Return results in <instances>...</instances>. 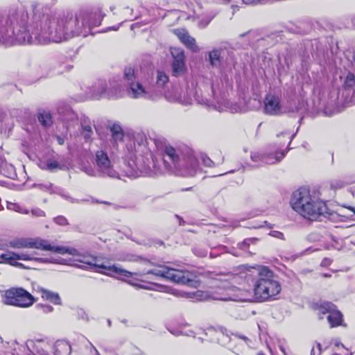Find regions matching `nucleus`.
Returning a JSON list of instances; mask_svg holds the SVG:
<instances>
[{"label": "nucleus", "instance_id": "1", "mask_svg": "<svg viewBox=\"0 0 355 355\" xmlns=\"http://www.w3.org/2000/svg\"><path fill=\"white\" fill-rule=\"evenodd\" d=\"M219 282L211 295L198 291L192 293V298L206 300L209 297L222 301L245 302L250 300L251 283H254V295L260 302L275 299L281 290L280 283L275 279L273 272L261 265L243 266L237 273L228 272L219 275Z\"/></svg>", "mask_w": 355, "mask_h": 355}, {"label": "nucleus", "instance_id": "2", "mask_svg": "<svg viewBox=\"0 0 355 355\" xmlns=\"http://www.w3.org/2000/svg\"><path fill=\"white\" fill-rule=\"evenodd\" d=\"M152 141L162 156L164 168H159V173L167 171L183 177L193 176L196 173L198 162L189 146L171 144L162 137H154Z\"/></svg>", "mask_w": 355, "mask_h": 355}, {"label": "nucleus", "instance_id": "3", "mask_svg": "<svg viewBox=\"0 0 355 355\" xmlns=\"http://www.w3.org/2000/svg\"><path fill=\"white\" fill-rule=\"evenodd\" d=\"M74 249L78 252L74 256L79 257L76 260L84 264L80 266V268L85 269L87 266L94 267L106 270L104 273L107 275L116 273L125 277H130L134 275L141 277L145 275H153L182 285L196 286L197 284V282L195 280L196 277L187 270L175 269L165 266H159L146 272L132 273L116 265L111 266L106 261H101L96 257L80 256L79 252L76 248Z\"/></svg>", "mask_w": 355, "mask_h": 355}, {"label": "nucleus", "instance_id": "4", "mask_svg": "<svg viewBox=\"0 0 355 355\" xmlns=\"http://www.w3.org/2000/svg\"><path fill=\"white\" fill-rule=\"evenodd\" d=\"M48 28L49 35H45L43 41L61 42L68 38L88 34L84 24L82 11L73 15L68 13L59 17L49 18L44 17V29Z\"/></svg>", "mask_w": 355, "mask_h": 355}, {"label": "nucleus", "instance_id": "5", "mask_svg": "<svg viewBox=\"0 0 355 355\" xmlns=\"http://www.w3.org/2000/svg\"><path fill=\"white\" fill-rule=\"evenodd\" d=\"M290 205L295 212L311 220H316L320 216L331 215L326 202L307 187H301L292 193Z\"/></svg>", "mask_w": 355, "mask_h": 355}, {"label": "nucleus", "instance_id": "6", "mask_svg": "<svg viewBox=\"0 0 355 355\" xmlns=\"http://www.w3.org/2000/svg\"><path fill=\"white\" fill-rule=\"evenodd\" d=\"M28 17L24 10L16 12L15 28L17 32L15 31V44H46L50 41H43L45 35H49L48 28L44 31V17L40 24V28L33 25H28Z\"/></svg>", "mask_w": 355, "mask_h": 355}, {"label": "nucleus", "instance_id": "7", "mask_svg": "<svg viewBox=\"0 0 355 355\" xmlns=\"http://www.w3.org/2000/svg\"><path fill=\"white\" fill-rule=\"evenodd\" d=\"M295 135H292L291 137H288L290 141L286 149H283L284 145L275 144L268 146L263 151L252 152L250 159L254 164L249 165V166L257 168L265 164H275L281 162L286 156L288 149L297 147V144H295L294 146L289 148Z\"/></svg>", "mask_w": 355, "mask_h": 355}, {"label": "nucleus", "instance_id": "8", "mask_svg": "<svg viewBox=\"0 0 355 355\" xmlns=\"http://www.w3.org/2000/svg\"><path fill=\"white\" fill-rule=\"evenodd\" d=\"M9 246L15 248H35L41 249L43 250L53 251L58 254H69L71 255L77 254V251L74 248L67 246H55L51 245L46 240L36 239H17L12 240L9 242Z\"/></svg>", "mask_w": 355, "mask_h": 355}, {"label": "nucleus", "instance_id": "9", "mask_svg": "<svg viewBox=\"0 0 355 355\" xmlns=\"http://www.w3.org/2000/svg\"><path fill=\"white\" fill-rule=\"evenodd\" d=\"M109 141L114 148L117 146L118 141H128L129 143L125 144L128 153L141 152L145 153L150 150V142L154 138L148 140L146 135H110Z\"/></svg>", "mask_w": 355, "mask_h": 355}, {"label": "nucleus", "instance_id": "10", "mask_svg": "<svg viewBox=\"0 0 355 355\" xmlns=\"http://www.w3.org/2000/svg\"><path fill=\"white\" fill-rule=\"evenodd\" d=\"M3 302L8 305L26 308L33 304L35 298L24 288L14 287L5 291Z\"/></svg>", "mask_w": 355, "mask_h": 355}, {"label": "nucleus", "instance_id": "11", "mask_svg": "<svg viewBox=\"0 0 355 355\" xmlns=\"http://www.w3.org/2000/svg\"><path fill=\"white\" fill-rule=\"evenodd\" d=\"M94 164L98 171L110 178H119L118 173L113 168L111 160L104 150H98L96 152Z\"/></svg>", "mask_w": 355, "mask_h": 355}, {"label": "nucleus", "instance_id": "12", "mask_svg": "<svg viewBox=\"0 0 355 355\" xmlns=\"http://www.w3.org/2000/svg\"><path fill=\"white\" fill-rule=\"evenodd\" d=\"M319 313L326 314L329 313L327 320L329 323L330 327H336L342 324L343 315L337 310L336 306L331 302H324L318 309Z\"/></svg>", "mask_w": 355, "mask_h": 355}, {"label": "nucleus", "instance_id": "13", "mask_svg": "<svg viewBox=\"0 0 355 355\" xmlns=\"http://www.w3.org/2000/svg\"><path fill=\"white\" fill-rule=\"evenodd\" d=\"M15 15H10L6 26L0 27V44L12 45L15 44V31L16 27Z\"/></svg>", "mask_w": 355, "mask_h": 355}, {"label": "nucleus", "instance_id": "14", "mask_svg": "<svg viewBox=\"0 0 355 355\" xmlns=\"http://www.w3.org/2000/svg\"><path fill=\"white\" fill-rule=\"evenodd\" d=\"M171 53L173 58L172 63L173 74L175 76L184 75L187 71L185 55L184 51L180 48H171Z\"/></svg>", "mask_w": 355, "mask_h": 355}, {"label": "nucleus", "instance_id": "15", "mask_svg": "<svg viewBox=\"0 0 355 355\" xmlns=\"http://www.w3.org/2000/svg\"><path fill=\"white\" fill-rule=\"evenodd\" d=\"M128 85L130 87L128 94L132 98H155L153 95L138 81L128 83Z\"/></svg>", "mask_w": 355, "mask_h": 355}, {"label": "nucleus", "instance_id": "16", "mask_svg": "<svg viewBox=\"0 0 355 355\" xmlns=\"http://www.w3.org/2000/svg\"><path fill=\"white\" fill-rule=\"evenodd\" d=\"M38 166L41 169L46 170L52 173L67 168L65 164L60 162L57 156L53 154L49 157H47L45 160H40Z\"/></svg>", "mask_w": 355, "mask_h": 355}, {"label": "nucleus", "instance_id": "17", "mask_svg": "<svg viewBox=\"0 0 355 355\" xmlns=\"http://www.w3.org/2000/svg\"><path fill=\"white\" fill-rule=\"evenodd\" d=\"M264 111L266 114L277 115L282 112L279 98L272 94H268L264 99Z\"/></svg>", "mask_w": 355, "mask_h": 355}, {"label": "nucleus", "instance_id": "18", "mask_svg": "<svg viewBox=\"0 0 355 355\" xmlns=\"http://www.w3.org/2000/svg\"><path fill=\"white\" fill-rule=\"evenodd\" d=\"M84 17V24L86 26V31L89 32L92 27L98 26L101 25L103 20V15L100 12H85L82 11Z\"/></svg>", "mask_w": 355, "mask_h": 355}, {"label": "nucleus", "instance_id": "19", "mask_svg": "<svg viewBox=\"0 0 355 355\" xmlns=\"http://www.w3.org/2000/svg\"><path fill=\"white\" fill-rule=\"evenodd\" d=\"M174 33L187 48L193 52L199 51L200 49L196 44L195 39L190 36L187 31L183 29H176L174 30Z\"/></svg>", "mask_w": 355, "mask_h": 355}, {"label": "nucleus", "instance_id": "20", "mask_svg": "<svg viewBox=\"0 0 355 355\" xmlns=\"http://www.w3.org/2000/svg\"><path fill=\"white\" fill-rule=\"evenodd\" d=\"M129 160L125 159L124 164L127 168L125 170L126 173L129 176H135L138 175V172L141 170V164L135 157V152L129 153Z\"/></svg>", "mask_w": 355, "mask_h": 355}, {"label": "nucleus", "instance_id": "21", "mask_svg": "<svg viewBox=\"0 0 355 355\" xmlns=\"http://www.w3.org/2000/svg\"><path fill=\"white\" fill-rule=\"evenodd\" d=\"M38 187L40 189H42L43 190L49 191L51 193H56L59 194L60 196H61L63 198L69 201L71 203H80L82 201H85V200L75 199V198L69 196V195H67L62 189H60L58 187H54L53 184L51 183H47L45 184H38Z\"/></svg>", "mask_w": 355, "mask_h": 355}, {"label": "nucleus", "instance_id": "22", "mask_svg": "<svg viewBox=\"0 0 355 355\" xmlns=\"http://www.w3.org/2000/svg\"><path fill=\"white\" fill-rule=\"evenodd\" d=\"M165 97L170 101H178L182 104L191 103V98L186 96H182L180 92L179 88L173 87L171 90L165 93Z\"/></svg>", "mask_w": 355, "mask_h": 355}, {"label": "nucleus", "instance_id": "23", "mask_svg": "<svg viewBox=\"0 0 355 355\" xmlns=\"http://www.w3.org/2000/svg\"><path fill=\"white\" fill-rule=\"evenodd\" d=\"M17 253L12 251H7L0 255V263H8L12 266L24 268V265L17 261Z\"/></svg>", "mask_w": 355, "mask_h": 355}, {"label": "nucleus", "instance_id": "24", "mask_svg": "<svg viewBox=\"0 0 355 355\" xmlns=\"http://www.w3.org/2000/svg\"><path fill=\"white\" fill-rule=\"evenodd\" d=\"M222 50L220 49H214L208 53V60L212 67L220 68L223 64V58L221 56Z\"/></svg>", "mask_w": 355, "mask_h": 355}, {"label": "nucleus", "instance_id": "25", "mask_svg": "<svg viewBox=\"0 0 355 355\" xmlns=\"http://www.w3.org/2000/svg\"><path fill=\"white\" fill-rule=\"evenodd\" d=\"M37 254V253L35 251L31 252H23L21 253H17V257L19 260L22 261H35L40 263L49 262L48 259L36 257L35 255Z\"/></svg>", "mask_w": 355, "mask_h": 355}, {"label": "nucleus", "instance_id": "26", "mask_svg": "<svg viewBox=\"0 0 355 355\" xmlns=\"http://www.w3.org/2000/svg\"><path fill=\"white\" fill-rule=\"evenodd\" d=\"M40 292L43 299L48 300L54 304L59 305L61 304V299L58 293H55L44 288H41Z\"/></svg>", "mask_w": 355, "mask_h": 355}, {"label": "nucleus", "instance_id": "27", "mask_svg": "<svg viewBox=\"0 0 355 355\" xmlns=\"http://www.w3.org/2000/svg\"><path fill=\"white\" fill-rule=\"evenodd\" d=\"M37 119L41 125L45 128L49 127L53 123L51 113L46 110L40 111L37 114Z\"/></svg>", "mask_w": 355, "mask_h": 355}, {"label": "nucleus", "instance_id": "28", "mask_svg": "<svg viewBox=\"0 0 355 355\" xmlns=\"http://www.w3.org/2000/svg\"><path fill=\"white\" fill-rule=\"evenodd\" d=\"M106 85L103 82H99L96 83L93 86L92 93L91 94L92 98H98L105 92Z\"/></svg>", "mask_w": 355, "mask_h": 355}, {"label": "nucleus", "instance_id": "29", "mask_svg": "<svg viewBox=\"0 0 355 355\" xmlns=\"http://www.w3.org/2000/svg\"><path fill=\"white\" fill-rule=\"evenodd\" d=\"M105 125L107 130H110L112 133H123V129L119 123L107 121Z\"/></svg>", "mask_w": 355, "mask_h": 355}, {"label": "nucleus", "instance_id": "30", "mask_svg": "<svg viewBox=\"0 0 355 355\" xmlns=\"http://www.w3.org/2000/svg\"><path fill=\"white\" fill-rule=\"evenodd\" d=\"M7 209L11 211H15L16 212L24 214H28L29 213L28 210L25 209L24 207H21L18 203H14V202H7Z\"/></svg>", "mask_w": 355, "mask_h": 355}, {"label": "nucleus", "instance_id": "31", "mask_svg": "<svg viewBox=\"0 0 355 355\" xmlns=\"http://www.w3.org/2000/svg\"><path fill=\"white\" fill-rule=\"evenodd\" d=\"M355 85V76L353 73H347L344 80L343 86L345 89H349Z\"/></svg>", "mask_w": 355, "mask_h": 355}, {"label": "nucleus", "instance_id": "32", "mask_svg": "<svg viewBox=\"0 0 355 355\" xmlns=\"http://www.w3.org/2000/svg\"><path fill=\"white\" fill-rule=\"evenodd\" d=\"M168 81V76L163 71H157V85L159 87H164Z\"/></svg>", "mask_w": 355, "mask_h": 355}, {"label": "nucleus", "instance_id": "33", "mask_svg": "<svg viewBox=\"0 0 355 355\" xmlns=\"http://www.w3.org/2000/svg\"><path fill=\"white\" fill-rule=\"evenodd\" d=\"M124 77L127 80L128 83L135 81L136 77L134 69L131 67H126L124 69Z\"/></svg>", "mask_w": 355, "mask_h": 355}, {"label": "nucleus", "instance_id": "34", "mask_svg": "<svg viewBox=\"0 0 355 355\" xmlns=\"http://www.w3.org/2000/svg\"><path fill=\"white\" fill-rule=\"evenodd\" d=\"M202 164L207 167L215 166V163L207 155L201 154L200 157Z\"/></svg>", "mask_w": 355, "mask_h": 355}, {"label": "nucleus", "instance_id": "35", "mask_svg": "<svg viewBox=\"0 0 355 355\" xmlns=\"http://www.w3.org/2000/svg\"><path fill=\"white\" fill-rule=\"evenodd\" d=\"M233 336L235 338L239 339L245 345L250 346L251 340L248 338L247 336L239 334L238 333L233 334Z\"/></svg>", "mask_w": 355, "mask_h": 355}, {"label": "nucleus", "instance_id": "36", "mask_svg": "<svg viewBox=\"0 0 355 355\" xmlns=\"http://www.w3.org/2000/svg\"><path fill=\"white\" fill-rule=\"evenodd\" d=\"M54 222L61 226H66L69 225L67 219L63 216H58L53 218Z\"/></svg>", "mask_w": 355, "mask_h": 355}, {"label": "nucleus", "instance_id": "37", "mask_svg": "<svg viewBox=\"0 0 355 355\" xmlns=\"http://www.w3.org/2000/svg\"><path fill=\"white\" fill-rule=\"evenodd\" d=\"M157 287L159 288V291L161 292L169 293H172L175 295H178V292L175 289H173L171 288H168V287L164 286H157Z\"/></svg>", "mask_w": 355, "mask_h": 355}, {"label": "nucleus", "instance_id": "38", "mask_svg": "<svg viewBox=\"0 0 355 355\" xmlns=\"http://www.w3.org/2000/svg\"><path fill=\"white\" fill-rule=\"evenodd\" d=\"M82 125L83 131H85V132H92L93 131L92 127L91 125V123L89 121H86V120H84L82 122V125Z\"/></svg>", "mask_w": 355, "mask_h": 355}, {"label": "nucleus", "instance_id": "39", "mask_svg": "<svg viewBox=\"0 0 355 355\" xmlns=\"http://www.w3.org/2000/svg\"><path fill=\"white\" fill-rule=\"evenodd\" d=\"M53 139H55L59 145H62L65 141V135H52Z\"/></svg>", "mask_w": 355, "mask_h": 355}, {"label": "nucleus", "instance_id": "40", "mask_svg": "<svg viewBox=\"0 0 355 355\" xmlns=\"http://www.w3.org/2000/svg\"><path fill=\"white\" fill-rule=\"evenodd\" d=\"M344 184V182L341 180H334L331 182V187L332 189H338L343 187Z\"/></svg>", "mask_w": 355, "mask_h": 355}, {"label": "nucleus", "instance_id": "41", "mask_svg": "<svg viewBox=\"0 0 355 355\" xmlns=\"http://www.w3.org/2000/svg\"><path fill=\"white\" fill-rule=\"evenodd\" d=\"M340 110L338 108H336V109H334V110H330L327 107H326L324 110V114L326 115V116H332L335 114H337L338 112H340Z\"/></svg>", "mask_w": 355, "mask_h": 355}, {"label": "nucleus", "instance_id": "42", "mask_svg": "<svg viewBox=\"0 0 355 355\" xmlns=\"http://www.w3.org/2000/svg\"><path fill=\"white\" fill-rule=\"evenodd\" d=\"M322 352V346L320 343H316L315 346H313L311 350V355H315V353L318 352L320 354Z\"/></svg>", "mask_w": 355, "mask_h": 355}, {"label": "nucleus", "instance_id": "43", "mask_svg": "<svg viewBox=\"0 0 355 355\" xmlns=\"http://www.w3.org/2000/svg\"><path fill=\"white\" fill-rule=\"evenodd\" d=\"M32 214L35 216L42 217L45 216V213L40 209H34L32 210Z\"/></svg>", "mask_w": 355, "mask_h": 355}, {"label": "nucleus", "instance_id": "44", "mask_svg": "<svg viewBox=\"0 0 355 355\" xmlns=\"http://www.w3.org/2000/svg\"><path fill=\"white\" fill-rule=\"evenodd\" d=\"M42 309V311L46 313H51L53 310V308L50 305H43Z\"/></svg>", "mask_w": 355, "mask_h": 355}, {"label": "nucleus", "instance_id": "45", "mask_svg": "<svg viewBox=\"0 0 355 355\" xmlns=\"http://www.w3.org/2000/svg\"><path fill=\"white\" fill-rule=\"evenodd\" d=\"M193 252L194 253L198 256V257H205L207 254V252L205 250L203 251H198L197 249H194L193 250Z\"/></svg>", "mask_w": 355, "mask_h": 355}, {"label": "nucleus", "instance_id": "46", "mask_svg": "<svg viewBox=\"0 0 355 355\" xmlns=\"http://www.w3.org/2000/svg\"><path fill=\"white\" fill-rule=\"evenodd\" d=\"M216 250L219 251L220 253H223L224 252H226L227 247L224 245H220L217 249H216Z\"/></svg>", "mask_w": 355, "mask_h": 355}, {"label": "nucleus", "instance_id": "47", "mask_svg": "<svg viewBox=\"0 0 355 355\" xmlns=\"http://www.w3.org/2000/svg\"><path fill=\"white\" fill-rule=\"evenodd\" d=\"M96 132H99L104 130L100 125H94Z\"/></svg>", "mask_w": 355, "mask_h": 355}, {"label": "nucleus", "instance_id": "48", "mask_svg": "<svg viewBox=\"0 0 355 355\" xmlns=\"http://www.w3.org/2000/svg\"><path fill=\"white\" fill-rule=\"evenodd\" d=\"M273 236H275V237H277V238L282 239V238H283L284 234H283V233H282V232H275V234H273Z\"/></svg>", "mask_w": 355, "mask_h": 355}, {"label": "nucleus", "instance_id": "49", "mask_svg": "<svg viewBox=\"0 0 355 355\" xmlns=\"http://www.w3.org/2000/svg\"><path fill=\"white\" fill-rule=\"evenodd\" d=\"M344 207H345V206H343ZM347 209H348L349 211H351V212H352L354 214H355V207H346Z\"/></svg>", "mask_w": 355, "mask_h": 355}, {"label": "nucleus", "instance_id": "50", "mask_svg": "<svg viewBox=\"0 0 355 355\" xmlns=\"http://www.w3.org/2000/svg\"><path fill=\"white\" fill-rule=\"evenodd\" d=\"M86 173L89 175H94V171L93 169H89L86 171Z\"/></svg>", "mask_w": 355, "mask_h": 355}, {"label": "nucleus", "instance_id": "51", "mask_svg": "<svg viewBox=\"0 0 355 355\" xmlns=\"http://www.w3.org/2000/svg\"><path fill=\"white\" fill-rule=\"evenodd\" d=\"M209 255L211 257H216L218 256V254L214 251H212L210 252Z\"/></svg>", "mask_w": 355, "mask_h": 355}, {"label": "nucleus", "instance_id": "52", "mask_svg": "<svg viewBox=\"0 0 355 355\" xmlns=\"http://www.w3.org/2000/svg\"><path fill=\"white\" fill-rule=\"evenodd\" d=\"M336 345L337 347H339V346H341L343 347H344V345L342 343H338V342L336 343Z\"/></svg>", "mask_w": 355, "mask_h": 355}, {"label": "nucleus", "instance_id": "53", "mask_svg": "<svg viewBox=\"0 0 355 355\" xmlns=\"http://www.w3.org/2000/svg\"><path fill=\"white\" fill-rule=\"evenodd\" d=\"M209 21H210V20L207 21L205 25H203V26H201L202 28L205 27V26H206L209 23Z\"/></svg>", "mask_w": 355, "mask_h": 355}, {"label": "nucleus", "instance_id": "54", "mask_svg": "<svg viewBox=\"0 0 355 355\" xmlns=\"http://www.w3.org/2000/svg\"><path fill=\"white\" fill-rule=\"evenodd\" d=\"M352 99L355 102V91H354V94L352 96Z\"/></svg>", "mask_w": 355, "mask_h": 355}, {"label": "nucleus", "instance_id": "55", "mask_svg": "<svg viewBox=\"0 0 355 355\" xmlns=\"http://www.w3.org/2000/svg\"><path fill=\"white\" fill-rule=\"evenodd\" d=\"M307 144L306 143H304L302 144V146L304 148H307V146H306Z\"/></svg>", "mask_w": 355, "mask_h": 355}, {"label": "nucleus", "instance_id": "56", "mask_svg": "<svg viewBox=\"0 0 355 355\" xmlns=\"http://www.w3.org/2000/svg\"><path fill=\"white\" fill-rule=\"evenodd\" d=\"M209 332H210V333H216V332H215V331H214V329H210V330H209Z\"/></svg>", "mask_w": 355, "mask_h": 355}, {"label": "nucleus", "instance_id": "57", "mask_svg": "<svg viewBox=\"0 0 355 355\" xmlns=\"http://www.w3.org/2000/svg\"><path fill=\"white\" fill-rule=\"evenodd\" d=\"M110 29H112V30H114V31H116V30H117V29H118V27H117L116 28H115L112 27V28H110Z\"/></svg>", "mask_w": 355, "mask_h": 355}, {"label": "nucleus", "instance_id": "58", "mask_svg": "<svg viewBox=\"0 0 355 355\" xmlns=\"http://www.w3.org/2000/svg\"><path fill=\"white\" fill-rule=\"evenodd\" d=\"M223 162H224V157H223L220 163H223Z\"/></svg>", "mask_w": 355, "mask_h": 355}, {"label": "nucleus", "instance_id": "59", "mask_svg": "<svg viewBox=\"0 0 355 355\" xmlns=\"http://www.w3.org/2000/svg\"><path fill=\"white\" fill-rule=\"evenodd\" d=\"M201 103H206V104H207V101H202L201 102Z\"/></svg>", "mask_w": 355, "mask_h": 355}, {"label": "nucleus", "instance_id": "60", "mask_svg": "<svg viewBox=\"0 0 355 355\" xmlns=\"http://www.w3.org/2000/svg\"><path fill=\"white\" fill-rule=\"evenodd\" d=\"M258 355H265V354H259Z\"/></svg>", "mask_w": 355, "mask_h": 355}, {"label": "nucleus", "instance_id": "61", "mask_svg": "<svg viewBox=\"0 0 355 355\" xmlns=\"http://www.w3.org/2000/svg\"><path fill=\"white\" fill-rule=\"evenodd\" d=\"M334 355H336V354H334Z\"/></svg>", "mask_w": 355, "mask_h": 355}]
</instances>
